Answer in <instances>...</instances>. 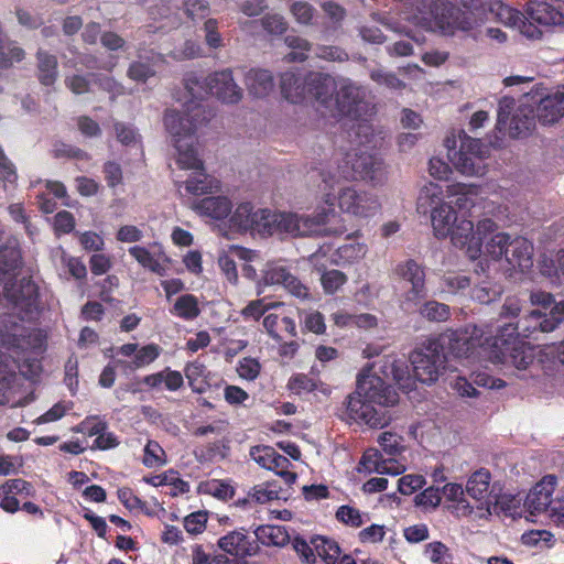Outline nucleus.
<instances>
[{
  "label": "nucleus",
  "instance_id": "f257e3e1",
  "mask_svg": "<svg viewBox=\"0 0 564 564\" xmlns=\"http://www.w3.org/2000/svg\"><path fill=\"white\" fill-rule=\"evenodd\" d=\"M21 267V252L15 246H7L0 250V284H4V296L11 310L9 318L0 315V333L18 337L19 322L33 321L37 317L39 289L31 278H22L19 284H11Z\"/></svg>",
  "mask_w": 564,
  "mask_h": 564
},
{
  "label": "nucleus",
  "instance_id": "f03ea898",
  "mask_svg": "<svg viewBox=\"0 0 564 564\" xmlns=\"http://www.w3.org/2000/svg\"><path fill=\"white\" fill-rule=\"evenodd\" d=\"M443 198L442 187L430 182L420 191L417 210L426 214L431 209V223L436 238H451L452 243L465 250L469 259H478L480 239L475 236L473 221L464 217L459 218L454 207L443 202Z\"/></svg>",
  "mask_w": 564,
  "mask_h": 564
},
{
  "label": "nucleus",
  "instance_id": "7ed1b4c3",
  "mask_svg": "<svg viewBox=\"0 0 564 564\" xmlns=\"http://www.w3.org/2000/svg\"><path fill=\"white\" fill-rule=\"evenodd\" d=\"M332 210L317 216H305L295 213L271 212L265 208L254 209L250 203H241L230 214V227L239 231L256 230L260 234L273 235L285 232L292 236H310L323 229L324 220Z\"/></svg>",
  "mask_w": 564,
  "mask_h": 564
},
{
  "label": "nucleus",
  "instance_id": "20e7f679",
  "mask_svg": "<svg viewBox=\"0 0 564 564\" xmlns=\"http://www.w3.org/2000/svg\"><path fill=\"white\" fill-rule=\"evenodd\" d=\"M164 124L173 138L174 148L177 152L176 163L182 170H192L193 173L184 182H175L181 187L184 184L187 193L200 196L219 192L220 182L204 171V163L200 160L195 132L196 123L184 126L183 118L176 110H166Z\"/></svg>",
  "mask_w": 564,
  "mask_h": 564
},
{
  "label": "nucleus",
  "instance_id": "39448f33",
  "mask_svg": "<svg viewBox=\"0 0 564 564\" xmlns=\"http://www.w3.org/2000/svg\"><path fill=\"white\" fill-rule=\"evenodd\" d=\"M185 89L192 99L185 105L184 113L176 112L183 118L184 126L196 123V130L209 119V113L199 102L205 94L230 105L238 104L242 98V89L235 82L230 68L214 72L204 80L195 74H188L185 77Z\"/></svg>",
  "mask_w": 564,
  "mask_h": 564
},
{
  "label": "nucleus",
  "instance_id": "423d86ee",
  "mask_svg": "<svg viewBox=\"0 0 564 564\" xmlns=\"http://www.w3.org/2000/svg\"><path fill=\"white\" fill-rule=\"evenodd\" d=\"M409 20L426 31L445 36L470 32L484 24L482 13L464 10L451 0H416Z\"/></svg>",
  "mask_w": 564,
  "mask_h": 564
},
{
  "label": "nucleus",
  "instance_id": "0eeeda50",
  "mask_svg": "<svg viewBox=\"0 0 564 564\" xmlns=\"http://www.w3.org/2000/svg\"><path fill=\"white\" fill-rule=\"evenodd\" d=\"M343 181L335 185V189L325 187L322 182L323 202L326 206L317 208L311 216H317L319 213L332 210V214L324 220L323 229L319 232H313L311 236H323L330 234H341L343 229H332L328 227L330 218H335V205L343 214L357 219H368L377 215L381 204L376 194L358 188L354 185H343ZM307 216L306 214H304Z\"/></svg>",
  "mask_w": 564,
  "mask_h": 564
},
{
  "label": "nucleus",
  "instance_id": "6e6552de",
  "mask_svg": "<svg viewBox=\"0 0 564 564\" xmlns=\"http://www.w3.org/2000/svg\"><path fill=\"white\" fill-rule=\"evenodd\" d=\"M564 321V301L556 303L549 313H543L540 310H533L527 316L519 319L517 323H505L497 327L496 339L492 341L494 358H501L503 347H498V341L502 346L510 344V339L519 338V336L530 337L534 332L540 330L543 333L553 332Z\"/></svg>",
  "mask_w": 564,
  "mask_h": 564
},
{
  "label": "nucleus",
  "instance_id": "1a4fd4ad",
  "mask_svg": "<svg viewBox=\"0 0 564 564\" xmlns=\"http://www.w3.org/2000/svg\"><path fill=\"white\" fill-rule=\"evenodd\" d=\"M326 188L335 189L339 181H371L380 182L383 176V162L375 154L356 151L348 153L337 166H328L319 171Z\"/></svg>",
  "mask_w": 564,
  "mask_h": 564
},
{
  "label": "nucleus",
  "instance_id": "9d476101",
  "mask_svg": "<svg viewBox=\"0 0 564 564\" xmlns=\"http://www.w3.org/2000/svg\"><path fill=\"white\" fill-rule=\"evenodd\" d=\"M440 349L448 359L468 358L473 355L484 356L488 358L491 347L485 343L496 339L491 330H484L476 325H469L462 329H447L437 336L432 337Z\"/></svg>",
  "mask_w": 564,
  "mask_h": 564
},
{
  "label": "nucleus",
  "instance_id": "9b49d317",
  "mask_svg": "<svg viewBox=\"0 0 564 564\" xmlns=\"http://www.w3.org/2000/svg\"><path fill=\"white\" fill-rule=\"evenodd\" d=\"M366 87L357 85L348 78H340L332 116H345L354 120L366 122L375 115V105L368 99Z\"/></svg>",
  "mask_w": 564,
  "mask_h": 564
},
{
  "label": "nucleus",
  "instance_id": "f8f14e48",
  "mask_svg": "<svg viewBox=\"0 0 564 564\" xmlns=\"http://www.w3.org/2000/svg\"><path fill=\"white\" fill-rule=\"evenodd\" d=\"M432 337L421 344L411 355L414 377L423 383H433L445 369L446 356Z\"/></svg>",
  "mask_w": 564,
  "mask_h": 564
},
{
  "label": "nucleus",
  "instance_id": "ddd939ff",
  "mask_svg": "<svg viewBox=\"0 0 564 564\" xmlns=\"http://www.w3.org/2000/svg\"><path fill=\"white\" fill-rule=\"evenodd\" d=\"M344 406L345 410L340 416L347 422L362 423L373 429H382L393 420L391 410L376 408L356 391L346 398Z\"/></svg>",
  "mask_w": 564,
  "mask_h": 564
},
{
  "label": "nucleus",
  "instance_id": "4468645a",
  "mask_svg": "<svg viewBox=\"0 0 564 564\" xmlns=\"http://www.w3.org/2000/svg\"><path fill=\"white\" fill-rule=\"evenodd\" d=\"M356 392L378 409L391 410L399 402L398 392L370 368H365L359 375Z\"/></svg>",
  "mask_w": 564,
  "mask_h": 564
},
{
  "label": "nucleus",
  "instance_id": "2eb2a0df",
  "mask_svg": "<svg viewBox=\"0 0 564 564\" xmlns=\"http://www.w3.org/2000/svg\"><path fill=\"white\" fill-rule=\"evenodd\" d=\"M487 148L479 139L466 134L460 137L458 151H449L448 158L455 169L467 176H478L485 173L484 158Z\"/></svg>",
  "mask_w": 564,
  "mask_h": 564
},
{
  "label": "nucleus",
  "instance_id": "dca6fc26",
  "mask_svg": "<svg viewBox=\"0 0 564 564\" xmlns=\"http://www.w3.org/2000/svg\"><path fill=\"white\" fill-rule=\"evenodd\" d=\"M485 8L484 23L489 20L501 22L506 26L517 28L524 36L529 39H539L541 31L531 22L524 20V14L520 11L505 4L500 0L482 1Z\"/></svg>",
  "mask_w": 564,
  "mask_h": 564
},
{
  "label": "nucleus",
  "instance_id": "f3484780",
  "mask_svg": "<svg viewBox=\"0 0 564 564\" xmlns=\"http://www.w3.org/2000/svg\"><path fill=\"white\" fill-rule=\"evenodd\" d=\"M281 284L293 296L301 300L311 297L308 288L304 285L290 269L280 262H268L262 270L261 280L258 282V294L263 293V286Z\"/></svg>",
  "mask_w": 564,
  "mask_h": 564
},
{
  "label": "nucleus",
  "instance_id": "a211bd4d",
  "mask_svg": "<svg viewBox=\"0 0 564 564\" xmlns=\"http://www.w3.org/2000/svg\"><path fill=\"white\" fill-rule=\"evenodd\" d=\"M491 347V352L488 355V359L494 364L510 361L517 369H527L536 357L538 351L541 349L531 346L529 343L519 338L510 339V344L503 345V354L501 358H494V346L490 339L486 343ZM498 347L502 348V343L498 341Z\"/></svg>",
  "mask_w": 564,
  "mask_h": 564
},
{
  "label": "nucleus",
  "instance_id": "6ab92c4d",
  "mask_svg": "<svg viewBox=\"0 0 564 564\" xmlns=\"http://www.w3.org/2000/svg\"><path fill=\"white\" fill-rule=\"evenodd\" d=\"M490 473L480 468L473 473L466 484V492L475 500L479 501L486 508L488 513L497 511V507L501 502L496 500L492 502V490L490 489Z\"/></svg>",
  "mask_w": 564,
  "mask_h": 564
},
{
  "label": "nucleus",
  "instance_id": "aec40b11",
  "mask_svg": "<svg viewBox=\"0 0 564 564\" xmlns=\"http://www.w3.org/2000/svg\"><path fill=\"white\" fill-rule=\"evenodd\" d=\"M338 86L339 80L328 74L311 73L307 75L308 96L319 101L330 113Z\"/></svg>",
  "mask_w": 564,
  "mask_h": 564
},
{
  "label": "nucleus",
  "instance_id": "412c9836",
  "mask_svg": "<svg viewBox=\"0 0 564 564\" xmlns=\"http://www.w3.org/2000/svg\"><path fill=\"white\" fill-rule=\"evenodd\" d=\"M555 486L556 477L554 475H546L530 490L524 505L531 514L542 512L550 514L551 507L555 502L552 499Z\"/></svg>",
  "mask_w": 564,
  "mask_h": 564
},
{
  "label": "nucleus",
  "instance_id": "4be33fe9",
  "mask_svg": "<svg viewBox=\"0 0 564 564\" xmlns=\"http://www.w3.org/2000/svg\"><path fill=\"white\" fill-rule=\"evenodd\" d=\"M394 272L401 279L411 283L412 288L406 293L405 304L409 301L426 296L424 268L413 259H408L395 265Z\"/></svg>",
  "mask_w": 564,
  "mask_h": 564
},
{
  "label": "nucleus",
  "instance_id": "5701e85b",
  "mask_svg": "<svg viewBox=\"0 0 564 564\" xmlns=\"http://www.w3.org/2000/svg\"><path fill=\"white\" fill-rule=\"evenodd\" d=\"M218 546L225 553L239 558L252 556L258 551L256 540H252L242 528L221 536L218 540Z\"/></svg>",
  "mask_w": 564,
  "mask_h": 564
},
{
  "label": "nucleus",
  "instance_id": "b1692460",
  "mask_svg": "<svg viewBox=\"0 0 564 564\" xmlns=\"http://www.w3.org/2000/svg\"><path fill=\"white\" fill-rule=\"evenodd\" d=\"M404 465L397 459L390 457L384 458L382 453L377 448H368L360 462L359 471H366L369 474L376 473L380 475H392L398 476L404 471Z\"/></svg>",
  "mask_w": 564,
  "mask_h": 564
},
{
  "label": "nucleus",
  "instance_id": "393cba45",
  "mask_svg": "<svg viewBox=\"0 0 564 564\" xmlns=\"http://www.w3.org/2000/svg\"><path fill=\"white\" fill-rule=\"evenodd\" d=\"M505 261L520 271L529 270L533 265V245L524 237H511Z\"/></svg>",
  "mask_w": 564,
  "mask_h": 564
},
{
  "label": "nucleus",
  "instance_id": "a878e982",
  "mask_svg": "<svg viewBox=\"0 0 564 564\" xmlns=\"http://www.w3.org/2000/svg\"><path fill=\"white\" fill-rule=\"evenodd\" d=\"M524 20L531 22L536 28L538 25H562L564 23V15L550 3L535 1L528 4Z\"/></svg>",
  "mask_w": 564,
  "mask_h": 564
},
{
  "label": "nucleus",
  "instance_id": "bb28decb",
  "mask_svg": "<svg viewBox=\"0 0 564 564\" xmlns=\"http://www.w3.org/2000/svg\"><path fill=\"white\" fill-rule=\"evenodd\" d=\"M192 208L199 216L223 220L231 214L232 203L227 196H207L194 202Z\"/></svg>",
  "mask_w": 564,
  "mask_h": 564
},
{
  "label": "nucleus",
  "instance_id": "cd10ccee",
  "mask_svg": "<svg viewBox=\"0 0 564 564\" xmlns=\"http://www.w3.org/2000/svg\"><path fill=\"white\" fill-rule=\"evenodd\" d=\"M535 116L542 124H552L564 116V91L543 97L538 107Z\"/></svg>",
  "mask_w": 564,
  "mask_h": 564
},
{
  "label": "nucleus",
  "instance_id": "c85d7f7f",
  "mask_svg": "<svg viewBox=\"0 0 564 564\" xmlns=\"http://www.w3.org/2000/svg\"><path fill=\"white\" fill-rule=\"evenodd\" d=\"M245 85L256 98L267 97L274 88V78L270 70L251 68L245 74Z\"/></svg>",
  "mask_w": 564,
  "mask_h": 564
},
{
  "label": "nucleus",
  "instance_id": "c756f323",
  "mask_svg": "<svg viewBox=\"0 0 564 564\" xmlns=\"http://www.w3.org/2000/svg\"><path fill=\"white\" fill-rule=\"evenodd\" d=\"M380 372L384 378L395 381L400 389L409 391L414 386V380L409 373L408 366L402 360H397L392 356H386L381 360Z\"/></svg>",
  "mask_w": 564,
  "mask_h": 564
},
{
  "label": "nucleus",
  "instance_id": "7c9ffc66",
  "mask_svg": "<svg viewBox=\"0 0 564 564\" xmlns=\"http://www.w3.org/2000/svg\"><path fill=\"white\" fill-rule=\"evenodd\" d=\"M229 252L230 253L224 252L218 257V265L221 272L225 274L226 279L230 283L236 284L238 281V272L234 257H237L245 261H253L258 257V254L253 250L238 246L231 247Z\"/></svg>",
  "mask_w": 564,
  "mask_h": 564
},
{
  "label": "nucleus",
  "instance_id": "2f4dec72",
  "mask_svg": "<svg viewBox=\"0 0 564 564\" xmlns=\"http://www.w3.org/2000/svg\"><path fill=\"white\" fill-rule=\"evenodd\" d=\"M281 93L292 104L302 102L308 96L307 76L303 78L293 72H285L281 76Z\"/></svg>",
  "mask_w": 564,
  "mask_h": 564
},
{
  "label": "nucleus",
  "instance_id": "473e14b6",
  "mask_svg": "<svg viewBox=\"0 0 564 564\" xmlns=\"http://www.w3.org/2000/svg\"><path fill=\"white\" fill-rule=\"evenodd\" d=\"M129 253L133 257L144 269L150 270L158 275L163 276L166 273V268L162 261L166 260L163 251L151 252L144 247L133 246L129 248Z\"/></svg>",
  "mask_w": 564,
  "mask_h": 564
},
{
  "label": "nucleus",
  "instance_id": "72a5a7b5",
  "mask_svg": "<svg viewBox=\"0 0 564 564\" xmlns=\"http://www.w3.org/2000/svg\"><path fill=\"white\" fill-rule=\"evenodd\" d=\"M478 195V187L473 184L456 183L447 186L446 197H456L454 202L459 212H466L473 208L476 204V196Z\"/></svg>",
  "mask_w": 564,
  "mask_h": 564
},
{
  "label": "nucleus",
  "instance_id": "f704fd0d",
  "mask_svg": "<svg viewBox=\"0 0 564 564\" xmlns=\"http://www.w3.org/2000/svg\"><path fill=\"white\" fill-rule=\"evenodd\" d=\"M535 117L530 108L519 107L507 127L509 134L513 138L527 135L534 128Z\"/></svg>",
  "mask_w": 564,
  "mask_h": 564
},
{
  "label": "nucleus",
  "instance_id": "c9c22d12",
  "mask_svg": "<svg viewBox=\"0 0 564 564\" xmlns=\"http://www.w3.org/2000/svg\"><path fill=\"white\" fill-rule=\"evenodd\" d=\"M256 540L267 546H284L290 541L288 530L283 525H259L254 530Z\"/></svg>",
  "mask_w": 564,
  "mask_h": 564
},
{
  "label": "nucleus",
  "instance_id": "e433bc0d",
  "mask_svg": "<svg viewBox=\"0 0 564 564\" xmlns=\"http://www.w3.org/2000/svg\"><path fill=\"white\" fill-rule=\"evenodd\" d=\"M540 272L553 284H564V249L557 251L554 258L543 257L540 261Z\"/></svg>",
  "mask_w": 564,
  "mask_h": 564
},
{
  "label": "nucleus",
  "instance_id": "4c0bfd02",
  "mask_svg": "<svg viewBox=\"0 0 564 564\" xmlns=\"http://www.w3.org/2000/svg\"><path fill=\"white\" fill-rule=\"evenodd\" d=\"M37 76L41 84L51 86L57 78V58L46 51L39 50L36 53Z\"/></svg>",
  "mask_w": 564,
  "mask_h": 564
},
{
  "label": "nucleus",
  "instance_id": "58836bf2",
  "mask_svg": "<svg viewBox=\"0 0 564 564\" xmlns=\"http://www.w3.org/2000/svg\"><path fill=\"white\" fill-rule=\"evenodd\" d=\"M170 313L184 321H193L197 318L200 314L197 297L188 293L178 296L170 310Z\"/></svg>",
  "mask_w": 564,
  "mask_h": 564
},
{
  "label": "nucleus",
  "instance_id": "ea45409f",
  "mask_svg": "<svg viewBox=\"0 0 564 564\" xmlns=\"http://www.w3.org/2000/svg\"><path fill=\"white\" fill-rule=\"evenodd\" d=\"M368 252V247L364 242L350 241L336 250L335 262L339 265L351 264L360 261Z\"/></svg>",
  "mask_w": 564,
  "mask_h": 564
},
{
  "label": "nucleus",
  "instance_id": "a19ab883",
  "mask_svg": "<svg viewBox=\"0 0 564 564\" xmlns=\"http://www.w3.org/2000/svg\"><path fill=\"white\" fill-rule=\"evenodd\" d=\"M150 17L153 21L161 22L155 30L173 29L180 25L181 19L178 13L171 7L169 2H162L150 9Z\"/></svg>",
  "mask_w": 564,
  "mask_h": 564
},
{
  "label": "nucleus",
  "instance_id": "79ce46f5",
  "mask_svg": "<svg viewBox=\"0 0 564 564\" xmlns=\"http://www.w3.org/2000/svg\"><path fill=\"white\" fill-rule=\"evenodd\" d=\"M314 552L326 563L336 564L340 556V547L334 540L325 536H315L311 540Z\"/></svg>",
  "mask_w": 564,
  "mask_h": 564
},
{
  "label": "nucleus",
  "instance_id": "37998d69",
  "mask_svg": "<svg viewBox=\"0 0 564 564\" xmlns=\"http://www.w3.org/2000/svg\"><path fill=\"white\" fill-rule=\"evenodd\" d=\"M17 368L15 359L0 351V405L7 402L4 391L13 383Z\"/></svg>",
  "mask_w": 564,
  "mask_h": 564
},
{
  "label": "nucleus",
  "instance_id": "c03bdc74",
  "mask_svg": "<svg viewBox=\"0 0 564 564\" xmlns=\"http://www.w3.org/2000/svg\"><path fill=\"white\" fill-rule=\"evenodd\" d=\"M185 377L193 392L205 393L209 384L206 381V367L197 361L189 362L185 367Z\"/></svg>",
  "mask_w": 564,
  "mask_h": 564
},
{
  "label": "nucleus",
  "instance_id": "a18cd8bd",
  "mask_svg": "<svg viewBox=\"0 0 564 564\" xmlns=\"http://www.w3.org/2000/svg\"><path fill=\"white\" fill-rule=\"evenodd\" d=\"M280 487L274 482H263L252 487L247 495L246 501L267 503L280 498Z\"/></svg>",
  "mask_w": 564,
  "mask_h": 564
},
{
  "label": "nucleus",
  "instance_id": "49530a36",
  "mask_svg": "<svg viewBox=\"0 0 564 564\" xmlns=\"http://www.w3.org/2000/svg\"><path fill=\"white\" fill-rule=\"evenodd\" d=\"M284 42L292 50L285 56L288 62H304L312 50V44L306 39L297 35H288Z\"/></svg>",
  "mask_w": 564,
  "mask_h": 564
},
{
  "label": "nucleus",
  "instance_id": "de8ad7c7",
  "mask_svg": "<svg viewBox=\"0 0 564 564\" xmlns=\"http://www.w3.org/2000/svg\"><path fill=\"white\" fill-rule=\"evenodd\" d=\"M511 236L506 232L494 235L485 245V253L492 260H505Z\"/></svg>",
  "mask_w": 564,
  "mask_h": 564
},
{
  "label": "nucleus",
  "instance_id": "09e8293b",
  "mask_svg": "<svg viewBox=\"0 0 564 564\" xmlns=\"http://www.w3.org/2000/svg\"><path fill=\"white\" fill-rule=\"evenodd\" d=\"M369 76L377 85L390 90H403L406 87V84L397 74L382 67L371 69Z\"/></svg>",
  "mask_w": 564,
  "mask_h": 564
},
{
  "label": "nucleus",
  "instance_id": "8fccbe9b",
  "mask_svg": "<svg viewBox=\"0 0 564 564\" xmlns=\"http://www.w3.org/2000/svg\"><path fill=\"white\" fill-rule=\"evenodd\" d=\"M419 312L422 317L431 322H445L451 316L449 306L437 301H426Z\"/></svg>",
  "mask_w": 564,
  "mask_h": 564
},
{
  "label": "nucleus",
  "instance_id": "3c124183",
  "mask_svg": "<svg viewBox=\"0 0 564 564\" xmlns=\"http://www.w3.org/2000/svg\"><path fill=\"white\" fill-rule=\"evenodd\" d=\"M142 463L148 468L161 467L166 464V455L156 441H148L143 449Z\"/></svg>",
  "mask_w": 564,
  "mask_h": 564
},
{
  "label": "nucleus",
  "instance_id": "603ef678",
  "mask_svg": "<svg viewBox=\"0 0 564 564\" xmlns=\"http://www.w3.org/2000/svg\"><path fill=\"white\" fill-rule=\"evenodd\" d=\"M161 347L156 344H148L141 348L138 347L129 368L139 369L152 364L161 355Z\"/></svg>",
  "mask_w": 564,
  "mask_h": 564
},
{
  "label": "nucleus",
  "instance_id": "864d4df0",
  "mask_svg": "<svg viewBox=\"0 0 564 564\" xmlns=\"http://www.w3.org/2000/svg\"><path fill=\"white\" fill-rule=\"evenodd\" d=\"M501 294L502 288L489 282H482L471 290V299L481 304H489L499 299Z\"/></svg>",
  "mask_w": 564,
  "mask_h": 564
},
{
  "label": "nucleus",
  "instance_id": "5fc2aeb1",
  "mask_svg": "<svg viewBox=\"0 0 564 564\" xmlns=\"http://www.w3.org/2000/svg\"><path fill=\"white\" fill-rule=\"evenodd\" d=\"M321 381L304 373H297L289 379L288 388L296 394L315 391Z\"/></svg>",
  "mask_w": 564,
  "mask_h": 564
},
{
  "label": "nucleus",
  "instance_id": "6e6d98bb",
  "mask_svg": "<svg viewBox=\"0 0 564 564\" xmlns=\"http://www.w3.org/2000/svg\"><path fill=\"white\" fill-rule=\"evenodd\" d=\"M290 12L295 21L302 25H312L316 15V9L306 1L293 2Z\"/></svg>",
  "mask_w": 564,
  "mask_h": 564
},
{
  "label": "nucleus",
  "instance_id": "4d7b16f0",
  "mask_svg": "<svg viewBox=\"0 0 564 564\" xmlns=\"http://www.w3.org/2000/svg\"><path fill=\"white\" fill-rule=\"evenodd\" d=\"M424 554L434 564H454L449 549L442 542L426 544Z\"/></svg>",
  "mask_w": 564,
  "mask_h": 564
},
{
  "label": "nucleus",
  "instance_id": "13d9d810",
  "mask_svg": "<svg viewBox=\"0 0 564 564\" xmlns=\"http://www.w3.org/2000/svg\"><path fill=\"white\" fill-rule=\"evenodd\" d=\"M336 518L338 521L352 528H359L368 520L366 513H361L358 509L350 506L339 507L336 512Z\"/></svg>",
  "mask_w": 564,
  "mask_h": 564
},
{
  "label": "nucleus",
  "instance_id": "bf43d9fd",
  "mask_svg": "<svg viewBox=\"0 0 564 564\" xmlns=\"http://www.w3.org/2000/svg\"><path fill=\"white\" fill-rule=\"evenodd\" d=\"M272 464L268 468V470L274 471L278 476H280L286 485H292L295 482L297 475L296 473L290 471L291 462L288 457L276 454Z\"/></svg>",
  "mask_w": 564,
  "mask_h": 564
},
{
  "label": "nucleus",
  "instance_id": "052dcab7",
  "mask_svg": "<svg viewBox=\"0 0 564 564\" xmlns=\"http://www.w3.org/2000/svg\"><path fill=\"white\" fill-rule=\"evenodd\" d=\"M382 451L389 456H395L403 452V438L392 432H383L378 437Z\"/></svg>",
  "mask_w": 564,
  "mask_h": 564
},
{
  "label": "nucleus",
  "instance_id": "680f3d73",
  "mask_svg": "<svg viewBox=\"0 0 564 564\" xmlns=\"http://www.w3.org/2000/svg\"><path fill=\"white\" fill-rule=\"evenodd\" d=\"M470 280L467 275L458 273H448L442 279V291L451 294H457L468 289Z\"/></svg>",
  "mask_w": 564,
  "mask_h": 564
},
{
  "label": "nucleus",
  "instance_id": "e2e57ef3",
  "mask_svg": "<svg viewBox=\"0 0 564 564\" xmlns=\"http://www.w3.org/2000/svg\"><path fill=\"white\" fill-rule=\"evenodd\" d=\"M346 282V274L335 269L325 271L321 276V283L327 294L336 293Z\"/></svg>",
  "mask_w": 564,
  "mask_h": 564
},
{
  "label": "nucleus",
  "instance_id": "0e129e2a",
  "mask_svg": "<svg viewBox=\"0 0 564 564\" xmlns=\"http://www.w3.org/2000/svg\"><path fill=\"white\" fill-rule=\"evenodd\" d=\"M91 78L100 89L110 95L111 100H113L118 96L123 95L124 93L123 86L120 83H118L113 77L101 74H91Z\"/></svg>",
  "mask_w": 564,
  "mask_h": 564
},
{
  "label": "nucleus",
  "instance_id": "69168bd1",
  "mask_svg": "<svg viewBox=\"0 0 564 564\" xmlns=\"http://www.w3.org/2000/svg\"><path fill=\"white\" fill-rule=\"evenodd\" d=\"M184 12L192 21L203 20L209 15V3L206 0H184Z\"/></svg>",
  "mask_w": 564,
  "mask_h": 564
},
{
  "label": "nucleus",
  "instance_id": "338daca9",
  "mask_svg": "<svg viewBox=\"0 0 564 564\" xmlns=\"http://www.w3.org/2000/svg\"><path fill=\"white\" fill-rule=\"evenodd\" d=\"M218 20L216 19H207L204 22L203 30L205 32V43L209 48L218 50L223 47V37L218 31Z\"/></svg>",
  "mask_w": 564,
  "mask_h": 564
},
{
  "label": "nucleus",
  "instance_id": "774afa93",
  "mask_svg": "<svg viewBox=\"0 0 564 564\" xmlns=\"http://www.w3.org/2000/svg\"><path fill=\"white\" fill-rule=\"evenodd\" d=\"M155 69L151 62H133L128 69V77L132 80L144 83L150 77L154 76Z\"/></svg>",
  "mask_w": 564,
  "mask_h": 564
}]
</instances>
